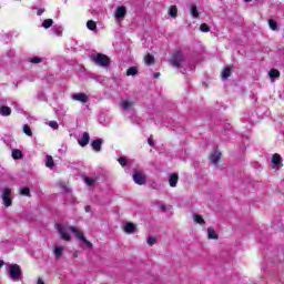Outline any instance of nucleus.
I'll return each instance as SVG.
<instances>
[{"label": "nucleus", "mask_w": 284, "mask_h": 284, "mask_svg": "<svg viewBox=\"0 0 284 284\" xmlns=\"http://www.w3.org/2000/svg\"><path fill=\"white\" fill-rule=\"evenodd\" d=\"M55 230H58L59 235L63 241H72V237L70 236V233H72L85 245V247L92 250V243L85 239L83 233H81L77 226H70L68 224H55Z\"/></svg>", "instance_id": "1"}, {"label": "nucleus", "mask_w": 284, "mask_h": 284, "mask_svg": "<svg viewBox=\"0 0 284 284\" xmlns=\"http://www.w3.org/2000/svg\"><path fill=\"white\" fill-rule=\"evenodd\" d=\"M90 59L100 68H109L110 65V58L103 53H93L90 55Z\"/></svg>", "instance_id": "2"}, {"label": "nucleus", "mask_w": 284, "mask_h": 284, "mask_svg": "<svg viewBox=\"0 0 284 284\" xmlns=\"http://www.w3.org/2000/svg\"><path fill=\"white\" fill-rule=\"evenodd\" d=\"M8 272H9V278L13 282H18L21 281V266H19L18 264H10L8 267Z\"/></svg>", "instance_id": "3"}, {"label": "nucleus", "mask_w": 284, "mask_h": 284, "mask_svg": "<svg viewBox=\"0 0 284 284\" xmlns=\"http://www.w3.org/2000/svg\"><path fill=\"white\" fill-rule=\"evenodd\" d=\"M2 205L10 207L12 205V190L10 187L1 189Z\"/></svg>", "instance_id": "4"}, {"label": "nucleus", "mask_w": 284, "mask_h": 284, "mask_svg": "<svg viewBox=\"0 0 284 284\" xmlns=\"http://www.w3.org/2000/svg\"><path fill=\"white\" fill-rule=\"evenodd\" d=\"M183 61H185V55H183V52L181 50L173 51L171 55V64L174 65V68H179L183 64Z\"/></svg>", "instance_id": "5"}, {"label": "nucleus", "mask_w": 284, "mask_h": 284, "mask_svg": "<svg viewBox=\"0 0 284 284\" xmlns=\"http://www.w3.org/2000/svg\"><path fill=\"white\" fill-rule=\"evenodd\" d=\"M120 105L124 112H128L129 114H132L134 112V100L132 99H126L122 100L120 102Z\"/></svg>", "instance_id": "6"}, {"label": "nucleus", "mask_w": 284, "mask_h": 284, "mask_svg": "<svg viewBox=\"0 0 284 284\" xmlns=\"http://www.w3.org/2000/svg\"><path fill=\"white\" fill-rule=\"evenodd\" d=\"M271 163L273 170H281V168H283V158H281V154L275 153L271 159Z\"/></svg>", "instance_id": "7"}, {"label": "nucleus", "mask_w": 284, "mask_h": 284, "mask_svg": "<svg viewBox=\"0 0 284 284\" xmlns=\"http://www.w3.org/2000/svg\"><path fill=\"white\" fill-rule=\"evenodd\" d=\"M72 101H78V103H88L90 98L85 93H74L71 95Z\"/></svg>", "instance_id": "8"}, {"label": "nucleus", "mask_w": 284, "mask_h": 284, "mask_svg": "<svg viewBox=\"0 0 284 284\" xmlns=\"http://www.w3.org/2000/svg\"><path fill=\"white\" fill-rule=\"evenodd\" d=\"M125 14H128V10L125 7L121 6L115 9L114 17L118 21H122V19H125Z\"/></svg>", "instance_id": "9"}, {"label": "nucleus", "mask_w": 284, "mask_h": 284, "mask_svg": "<svg viewBox=\"0 0 284 284\" xmlns=\"http://www.w3.org/2000/svg\"><path fill=\"white\" fill-rule=\"evenodd\" d=\"M133 181L136 185H145V175L141 172H135L133 174Z\"/></svg>", "instance_id": "10"}, {"label": "nucleus", "mask_w": 284, "mask_h": 284, "mask_svg": "<svg viewBox=\"0 0 284 284\" xmlns=\"http://www.w3.org/2000/svg\"><path fill=\"white\" fill-rule=\"evenodd\" d=\"M78 143L81 148H85L90 143V133L84 132L82 136L78 140Z\"/></svg>", "instance_id": "11"}, {"label": "nucleus", "mask_w": 284, "mask_h": 284, "mask_svg": "<svg viewBox=\"0 0 284 284\" xmlns=\"http://www.w3.org/2000/svg\"><path fill=\"white\" fill-rule=\"evenodd\" d=\"M169 183L171 187H176L179 183V175L176 173H172L169 175Z\"/></svg>", "instance_id": "12"}, {"label": "nucleus", "mask_w": 284, "mask_h": 284, "mask_svg": "<svg viewBox=\"0 0 284 284\" xmlns=\"http://www.w3.org/2000/svg\"><path fill=\"white\" fill-rule=\"evenodd\" d=\"M124 232L125 234H134V231L136 230V225L134 223L129 222L124 225Z\"/></svg>", "instance_id": "13"}, {"label": "nucleus", "mask_w": 284, "mask_h": 284, "mask_svg": "<svg viewBox=\"0 0 284 284\" xmlns=\"http://www.w3.org/2000/svg\"><path fill=\"white\" fill-rule=\"evenodd\" d=\"M101 145H103V141L101 139L94 140L91 143V148L94 152H101Z\"/></svg>", "instance_id": "14"}, {"label": "nucleus", "mask_w": 284, "mask_h": 284, "mask_svg": "<svg viewBox=\"0 0 284 284\" xmlns=\"http://www.w3.org/2000/svg\"><path fill=\"white\" fill-rule=\"evenodd\" d=\"M211 162L213 163V165H216V163H219V161H221V152L219 151H214L213 153H211Z\"/></svg>", "instance_id": "15"}, {"label": "nucleus", "mask_w": 284, "mask_h": 284, "mask_svg": "<svg viewBox=\"0 0 284 284\" xmlns=\"http://www.w3.org/2000/svg\"><path fill=\"white\" fill-rule=\"evenodd\" d=\"M268 77L272 81V83H274V81H276V79H278V77H281V72L276 69H272L270 72H268Z\"/></svg>", "instance_id": "16"}, {"label": "nucleus", "mask_w": 284, "mask_h": 284, "mask_svg": "<svg viewBox=\"0 0 284 284\" xmlns=\"http://www.w3.org/2000/svg\"><path fill=\"white\" fill-rule=\"evenodd\" d=\"M0 114H1V116H10L12 114V109L3 105L0 108Z\"/></svg>", "instance_id": "17"}, {"label": "nucleus", "mask_w": 284, "mask_h": 284, "mask_svg": "<svg viewBox=\"0 0 284 284\" xmlns=\"http://www.w3.org/2000/svg\"><path fill=\"white\" fill-rule=\"evenodd\" d=\"M51 32H53L55 34V37H62L63 28H61L59 26H54V27H52Z\"/></svg>", "instance_id": "18"}, {"label": "nucleus", "mask_w": 284, "mask_h": 284, "mask_svg": "<svg viewBox=\"0 0 284 284\" xmlns=\"http://www.w3.org/2000/svg\"><path fill=\"white\" fill-rule=\"evenodd\" d=\"M179 14V9H176V6H171V8L169 9V16L172 17V19H176Z\"/></svg>", "instance_id": "19"}, {"label": "nucleus", "mask_w": 284, "mask_h": 284, "mask_svg": "<svg viewBox=\"0 0 284 284\" xmlns=\"http://www.w3.org/2000/svg\"><path fill=\"white\" fill-rule=\"evenodd\" d=\"M53 24H54V20H52V19H45V20L42 22V28H44V30H48V29L52 28Z\"/></svg>", "instance_id": "20"}, {"label": "nucleus", "mask_w": 284, "mask_h": 284, "mask_svg": "<svg viewBox=\"0 0 284 284\" xmlns=\"http://www.w3.org/2000/svg\"><path fill=\"white\" fill-rule=\"evenodd\" d=\"M144 63H145V65H152V64H154V55L148 53V54L144 57Z\"/></svg>", "instance_id": "21"}, {"label": "nucleus", "mask_w": 284, "mask_h": 284, "mask_svg": "<svg viewBox=\"0 0 284 284\" xmlns=\"http://www.w3.org/2000/svg\"><path fill=\"white\" fill-rule=\"evenodd\" d=\"M139 74V70H136V67H131L126 71V77H136Z\"/></svg>", "instance_id": "22"}, {"label": "nucleus", "mask_w": 284, "mask_h": 284, "mask_svg": "<svg viewBox=\"0 0 284 284\" xmlns=\"http://www.w3.org/2000/svg\"><path fill=\"white\" fill-rule=\"evenodd\" d=\"M53 254H54L55 258H61V256L63 255V247L55 246Z\"/></svg>", "instance_id": "23"}, {"label": "nucleus", "mask_w": 284, "mask_h": 284, "mask_svg": "<svg viewBox=\"0 0 284 284\" xmlns=\"http://www.w3.org/2000/svg\"><path fill=\"white\" fill-rule=\"evenodd\" d=\"M191 16L193 19H199V9L196 8V4H191Z\"/></svg>", "instance_id": "24"}, {"label": "nucleus", "mask_w": 284, "mask_h": 284, "mask_svg": "<svg viewBox=\"0 0 284 284\" xmlns=\"http://www.w3.org/2000/svg\"><path fill=\"white\" fill-rule=\"evenodd\" d=\"M22 156H23V153L21 152V150L14 149L12 151V159H14L16 161L19 159H22Z\"/></svg>", "instance_id": "25"}, {"label": "nucleus", "mask_w": 284, "mask_h": 284, "mask_svg": "<svg viewBox=\"0 0 284 284\" xmlns=\"http://www.w3.org/2000/svg\"><path fill=\"white\" fill-rule=\"evenodd\" d=\"M207 239H219V235L216 234V231H214V229H207Z\"/></svg>", "instance_id": "26"}, {"label": "nucleus", "mask_w": 284, "mask_h": 284, "mask_svg": "<svg viewBox=\"0 0 284 284\" xmlns=\"http://www.w3.org/2000/svg\"><path fill=\"white\" fill-rule=\"evenodd\" d=\"M231 74H232V70L230 68H225L222 71V79H230Z\"/></svg>", "instance_id": "27"}, {"label": "nucleus", "mask_w": 284, "mask_h": 284, "mask_svg": "<svg viewBox=\"0 0 284 284\" xmlns=\"http://www.w3.org/2000/svg\"><path fill=\"white\" fill-rule=\"evenodd\" d=\"M87 28H88V30H97V22H94L93 20H89L88 22H87Z\"/></svg>", "instance_id": "28"}, {"label": "nucleus", "mask_w": 284, "mask_h": 284, "mask_svg": "<svg viewBox=\"0 0 284 284\" xmlns=\"http://www.w3.org/2000/svg\"><path fill=\"white\" fill-rule=\"evenodd\" d=\"M45 165L47 168H54V160L52 159L51 155L47 156Z\"/></svg>", "instance_id": "29"}, {"label": "nucleus", "mask_w": 284, "mask_h": 284, "mask_svg": "<svg viewBox=\"0 0 284 284\" xmlns=\"http://www.w3.org/2000/svg\"><path fill=\"white\" fill-rule=\"evenodd\" d=\"M193 221L195 223H199L200 225H203V223H205V220H203L201 215H196V214L193 216Z\"/></svg>", "instance_id": "30"}, {"label": "nucleus", "mask_w": 284, "mask_h": 284, "mask_svg": "<svg viewBox=\"0 0 284 284\" xmlns=\"http://www.w3.org/2000/svg\"><path fill=\"white\" fill-rule=\"evenodd\" d=\"M23 132H24V134H27V136H32V129H30V125L24 124Z\"/></svg>", "instance_id": "31"}, {"label": "nucleus", "mask_w": 284, "mask_h": 284, "mask_svg": "<svg viewBox=\"0 0 284 284\" xmlns=\"http://www.w3.org/2000/svg\"><path fill=\"white\" fill-rule=\"evenodd\" d=\"M268 26L271 30H278V23H276L274 20H268Z\"/></svg>", "instance_id": "32"}, {"label": "nucleus", "mask_w": 284, "mask_h": 284, "mask_svg": "<svg viewBox=\"0 0 284 284\" xmlns=\"http://www.w3.org/2000/svg\"><path fill=\"white\" fill-rule=\"evenodd\" d=\"M20 194H21L22 196H30V189H29V187H22V189L20 190Z\"/></svg>", "instance_id": "33"}, {"label": "nucleus", "mask_w": 284, "mask_h": 284, "mask_svg": "<svg viewBox=\"0 0 284 284\" xmlns=\"http://www.w3.org/2000/svg\"><path fill=\"white\" fill-rule=\"evenodd\" d=\"M43 59L39 57H33L30 59V63H42Z\"/></svg>", "instance_id": "34"}, {"label": "nucleus", "mask_w": 284, "mask_h": 284, "mask_svg": "<svg viewBox=\"0 0 284 284\" xmlns=\"http://www.w3.org/2000/svg\"><path fill=\"white\" fill-rule=\"evenodd\" d=\"M201 32H210V27L206 23L200 26Z\"/></svg>", "instance_id": "35"}, {"label": "nucleus", "mask_w": 284, "mask_h": 284, "mask_svg": "<svg viewBox=\"0 0 284 284\" xmlns=\"http://www.w3.org/2000/svg\"><path fill=\"white\" fill-rule=\"evenodd\" d=\"M49 126H51L52 130H59V123L57 121H50Z\"/></svg>", "instance_id": "36"}, {"label": "nucleus", "mask_w": 284, "mask_h": 284, "mask_svg": "<svg viewBox=\"0 0 284 284\" xmlns=\"http://www.w3.org/2000/svg\"><path fill=\"white\" fill-rule=\"evenodd\" d=\"M94 179H92V178H85L84 179V182L87 183V185H89V186H92V185H94Z\"/></svg>", "instance_id": "37"}, {"label": "nucleus", "mask_w": 284, "mask_h": 284, "mask_svg": "<svg viewBox=\"0 0 284 284\" xmlns=\"http://www.w3.org/2000/svg\"><path fill=\"white\" fill-rule=\"evenodd\" d=\"M118 161L120 165H122V168H125V165H128V159L125 158H120Z\"/></svg>", "instance_id": "38"}, {"label": "nucleus", "mask_w": 284, "mask_h": 284, "mask_svg": "<svg viewBox=\"0 0 284 284\" xmlns=\"http://www.w3.org/2000/svg\"><path fill=\"white\" fill-rule=\"evenodd\" d=\"M146 243H148V245H154V244H156V237H149V239L146 240Z\"/></svg>", "instance_id": "39"}, {"label": "nucleus", "mask_w": 284, "mask_h": 284, "mask_svg": "<svg viewBox=\"0 0 284 284\" xmlns=\"http://www.w3.org/2000/svg\"><path fill=\"white\" fill-rule=\"evenodd\" d=\"M43 12H45V9H44V8L38 9V10H37L38 17H41V14H43Z\"/></svg>", "instance_id": "40"}, {"label": "nucleus", "mask_w": 284, "mask_h": 284, "mask_svg": "<svg viewBox=\"0 0 284 284\" xmlns=\"http://www.w3.org/2000/svg\"><path fill=\"white\" fill-rule=\"evenodd\" d=\"M159 207H160V210H162V212H165V210H166L165 204H160Z\"/></svg>", "instance_id": "41"}, {"label": "nucleus", "mask_w": 284, "mask_h": 284, "mask_svg": "<svg viewBox=\"0 0 284 284\" xmlns=\"http://www.w3.org/2000/svg\"><path fill=\"white\" fill-rule=\"evenodd\" d=\"M160 77H161V73H159V72L153 74L154 79H159Z\"/></svg>", "instance_id": "42"}, {"label": "nucleus", "mask_w": 284, "mask_h": 284, "mask_svg": "<svg viewBox=\"0 0 284 284\" xmlns=\"http://www.w3.org/2000/svg\"><path fill=\"white\" fill-rule=\"evenodd\" d=\"M3 265H4L3 260H0V270H1V267H3Z\"/></svg>", "instance_id": "43"}, {"label": "nucleus", "mask_w": 284, "mask_h": 284, "mask_svg": "<svg viewBox=\"0 0 284 284\" xmlns=\"http://www.w3.org/2000/svg\"><path fill=\"white\" fill-rule=\"evenodd\" d=\"M7 57H9V59L12 57V51H9L8 53H7Z\"/></svg>", "instance_id": "44"}, {"label": "nucleus", "mask_w": 284, "mask_h": 284, "mask_svg": "<svg viewBox=\"0 0 284 284\" xmlns=\"http://www.w3.org/2000/svg\"><path fill=\"white\" fill-rule=\"evenodd\" d=\"M38 284H45V283H43V280L39 278Z\"/></svg>", "instance_id": "45"}, {"label": "nucleus", "mask_w": 284, "mask_h": 284, "mask_svg": "<svg viewBox=\"0 0 284 284\" xmlns=\"http://www.w3.org/2000/svg\"><path fill=\"white\" fill-rule=\"evenodd\" d=\"M85 212H90V206H85Z\"/></svg>", "instance_id": "46"}, {"label": "nucleus", "mask_w": 284, "mask_h": 284, "mask_svg": "<svg viewBox=\"0 0 284 284\" xmlns=\"http://www.w3.org/2000/svg\"><path fill=\"white\" fill-rule=\"evenodd\" d=\"M250 1H252V0H244L245 3H250ZM255 1H258V0H255Z\"/></svg>", "instance_id": "47"}, {"label": "nucleus", "mask_w": 284, "mask_h": 284, "mask_svg": "<svg viewBox=\"0 0 284 284\" xmlns=\"http://www.w3.org/2000/svg\"><path fill=\"white\" fill-rule=\"evenodd\" d=\"M149 145H152V142L149 141Z\"/></svg>", "instance_id": "48"}]
</instances>
